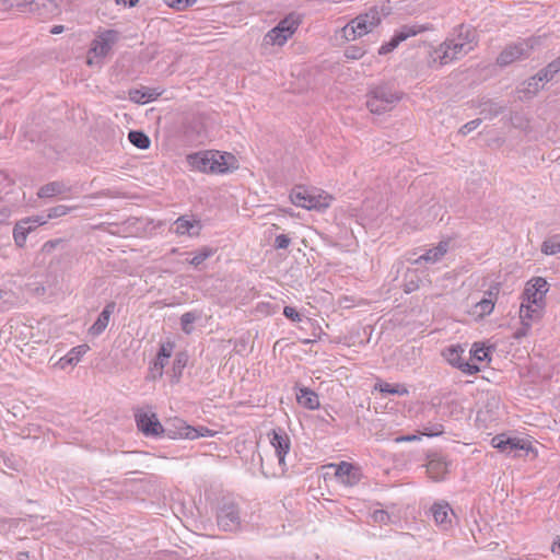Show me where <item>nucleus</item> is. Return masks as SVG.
<instances>
[{"instance_id": "f257e3e1", "label": "nucleus", "mask_w": 560, "mask_h": 560, "mask_svg": "<svg viewBox=\"0 0 560 560\" xmlns=\"http://www.w3.org/2000/svg\"><path fill=\"white\" fill-rule=\"evenodd\" d=\"M476 45V31L469 26L460 25L450 38L431 52V62L440 66L447 65L466 56Z\"/></svg>"}, {"instance_id": "f03ea898", "label": "nucleus", "mask_w": 560, "mask_h": 560, "mask_svg": "<svg viewBox=\"0 0 560 560\" xmlns=\"http://www.w3.org/2000/svg\"><path fill=\"white\" fill-rule=\"evenodd\" d=\"M215 518L218 528L223 532H236L245 522L240 502L232 494L222 495L217 500Z\"/></svg>"}, {"instance_id": "7ed1b4c3", "label": "nucleus", "mask_w": 560, "mask_h": 560, "mask_svg": "<svg viewBox=\"0 0 560 560\" xmlns=\"http://www.w3.org/2000/svg\"><path fill=\"white\" fill-rule=\"evenodd\" d=\"M270 445L275 450V454L278 458V467L272 471L266 470L262 462V457L259 453L256 454L255 448L253 450V460H255V456H257L258 464L260 465L261 474L266 478L271 477H281L285 474L288 466L285 463V456L289 454L291 448V440L289 435L281 429L272 430L269 434Z\"/></svg>"}, {"instance_id": "20e7f679", "label": "nucleus", "mask_w": 560, "mask_h": 560, "mask_svg": "<svg viewBox=\"0 0 560 560\" xmlns=\"http://www.w3.org/2000/svg\"><path fill=\"white\" fill-rule=\"evenodd\" d=\"M381 14L376 8H371L366 12L359 14L352 19L341 30L342 37L346 40H355L371 33L375 27L381 24Z\"/></svg>"}, {"instance_id": "39448f33", "label": "nucleus", "mask_w": 560, "mask_h": 560, "mask_svg": "<svg viewBox=\"0 0 560 560\" xmlns=\"http://www.w3.org/2000/svg\"><path fill=\"white\" fill-rule=\"evenodd\" d=\"M300 24L299 14H288L264 36L262 44L265 46H283L293 36Z\"/></svg>"}, {"instance_id": "423d86ee", "label": "nucleus", "mask_w": 560, "mask_h": 560, "mask_svg": "<svg viewBox=\"0 0 560 560\" xmlns=\"http://www.w3.org/2000/svg\"><path fill=\"white\" fill-rule=\"evenodd\" d=\"M290 199L296 207L308 210H322L330 206L332 197L316 189L296 187L290 194Z\"/></svg>"}, {"instance_id": "0eeeda50", "label": "nucleus", "mask_w": 560, "mask_h": 560, "mask_svg": "<svg viewBox=\"0 0 560 560\" xmlns=\"http://www.w3.org/2000/svg\"><path fill=\"white\" fill-rule=\"evenodd\" d=\"M536 38L520 39L508 45L498 56L497 63L500 67H506L514 61L527 58L537 44Z\"/></svg>"}, {"instance_id": "6e6552de", "label": "nucleus", "mask_w": 560, "mask_h": 560, "mask_svg": "<svg viewBox=\"0 0 560 560\" xmlns=\"http://www.w3.org/2000/svg\"><path fill=\"white\" fill-rule=\"evenodd\" d=\"M399 100L397 92L387 86H378L371 92L366 106L371 113L382 114L392 109Z\"/></svg>"}, {"instance_id": "1a4fd4ad", "label": "nucleus", "mask_w": 560, "mask_h": 560, "mask_svg": "<svg viewBox=\"0 0 560 560\" xmlns=\"http://www.w3.org/2000/svg\"><path fill=\"white\" fill-rule=\"evenodd\" d=\"M491 445L501 453L512 457H518L522 455V452L527 453L532 448V445L527 440L521 438H509L505 434L493 436L491 439Z\"/></svg>"}, {"instance_id": "9d476101", "label": "nucleus", "mask_w": 560, "mask_h": 560, "mask_svg": "<svg viewBox=\"0 0 560 560\" xmlns=\"http://www.w3.org/2000/svg\"><path fill=\"white\" fill-rule=\"evenodd\" d=\"M465 352V348L460 345H451L442 351L443 358L451 365L457 368L463 373L474 375L480 371V368L468 361L463 360L462 355Z\"/></svg>"}, {"instance_id": "9b49d317", "label": "nucleus", "mask_w": 560, "mask_h": 560, "mask_svg": "<svg viewBox=\"0 0 560 560\" xmlns=\"http://www.w3.org/2000/svg\"><path fill=\"white\" fill-rule=\"evenodd\" d=\"M137 428L144 435L158 436L163 433V425L156 415L149 409L139 408L135 412Z\"/></svg>"}, {"instance_id": "f8f14e48", "label": "nucleus", "mask_w": 560, "mask_h": 560, "mask_svg": "<svg viewBox=\"0 0 560 560\" xmlns=\"http://www.w3.org/2000/svg\"><path fill=\"white\" fill-rule=\"evenodd\" d=\"M549 290L548 282L541 277L529 280L522 294V301L545 306V298Z\"/></svg>"}, {"instance_id": "ddd939ff", "label": "nucleus", "mask_w": 560, "mask_h": 560, "mask_svg": "<svg viewBox=\"0 0 560 560\" xmlns=\"http://www.w3.org/2000/svg\"><path fill=\"white\" fill-rule=\"evenodd\" d=\"M329 467L335 468V478L345 487H353L358 485L362 478V472L359 466L348 462L339 464H331Z\"/></svg>"}, {"instance_id": "4468645a", "label": "nucleus", "mask_w": 560, "mask_h": 560, "mask_svg": "<svg viewBox=\"0 0 560 560\" xmlns=\"http://www.w3.org/2000/svg\"><path fill=\"white\" fill-rule=\"evenodd\" d=\"M423 31H425V27L421 26V25H417V24H413V25H402L400 28H398L395 34L393 35V37L390 38L389 42L383 44L380 49H378V54L380 55H387L389 54L390 51H393L396 47H398V45L400 43H402L404 40L412 37V36H416L420 33H422Z\"/></svg>"}, {"instance_id": "2eb2a0df", "label": "nucleus", "mask_w": 560, "mask_h": 560, "mask_svg": "<svg viewBox=\"0 0 560 560\" xmlns=\"http://www.w3.org/2000/svg\"><path fill=\"white\" fill-rule=\"evenodd\" d=\"M240 167L237 158L225 151L212 150V174H229Z\"/></svg>"}, {"instance_id": "dca6fc26", "label": "nucleus", "mask_w": 560, "mask_h": 560, "mask_svg": "<svg viewBox=\"0 0 560 560\" xmlns=\"http://www.w3.org/2000/svg\"><path fill=\"white\" fill-rule=\"evenodd\" d=\"M117 40V32L108 30L100 33L96 38L92 42L90 54L94 57L104 58L106 57L115 42Z\"/></svg>"}, {"instance_id": "f3484780", "label": "nucleus", "mask_w": 560, "mask_h": 560, "mask_svg": "<svg viewBox=\"0 0 560 560\" xmlns=\"http://www.w3.org/2000/svg\"><path fill=\"white\" fill-rule=\"evenodd\" d=\"M544 307L545 306L522 301L520 307V318L523 328L516 332V337L526 335V331L530 328L532 323L540 318Z\"/></svg>"}, {"instance_id": "a211bd4d", "label": "nucleus", "mask_w": 560, "mask_h": 560, "mask_svg": "<svg viewBox=\"0 0 560 560\" xmlns=\"http://www.w3.org/2000/svg\"><path fill=\"white\" fill-rule=\"evenodd\" d=\"M175 350V342L171 339L163 341L160 346L155 361L151 368V373L154 377L162 376L164 366L168 363Z\"/></svg>"}, {"instance_id": "6ab92c4d", "label": "nucleus", "mask_w": 560, "mask_h": 560, "mask_svg": "<svg viewBox=\"0 0 560 560\" xmlns=\"http://www.w3.org/2000/svg\"><path fill=\"white\" fill-rule=\"evenodd\" d=\"M432 516L438 526L446 530L452 527L455 514L448 503L436 502L431 506Z\"/></svg>"}, {"instance_id": "aec40b11", "label": "nucleus", "mask_w": 560, "mask_h": 560, "mask_svg": "<svg viewBox=\"0 0 560 560\" xmlns=\"http://www.w3.org/2000/svg\"><path fill=\"white\" fill-rule=\"evenodd\" d=\"M448 250V242H440L435 247L428 249L424 254L418 256L412 260L415 265L421 264H435L442 259V257Z\"/></svg>"}, {"instance_id": "412c9836", "label": "nucleus", "mask_w": 560, "mask_h": 560, "mask_svg": "<svg viewBox=\"0 0 560 560\" xmlns=\"http://www.w3.org/2000/svg\"><path fill=\"white\" fill-rule=\"evenodd\" d=\"M447 463L442 456H429V460L427 464V472L432 480H442L447 474Z\"/></svg>"}, {"instance_id": "4be33fe9", "label": "nucleus", "mask_w": 560, "mask_h": 560, "mask_svg": "<svg viewBox=\"0 0 560 560\" xmlns=\"http://www.w3.org/2000/svg\"><path fill=\"white\" fill-rule=\"evenodd\" d=\"M32 222L36 223L37 225L45 223L44 220L32 221L31 219H26L16 223L13 231V237L18 246L22 247L25 244L27 234L35 228V225L31 224Z\"/></svg>"}, {"instance_id": "5701e85b", "label": "nucleus", "mask_w": 560, "mask_h": 560, "mask_svg": "<svg viewBox=\"0 0 560 560\" xmlns=\"http://www.w3.org/2000/svg\"><path fill=\"white\" fill-rule=\"evenodd\" d=\"M89 350L90 347L86 343L72 348L63 358L60 359V366L65 369L67 365H75Z\"/></svg>"}, {"instance_id": "b1692460", "label": "nucleus", "mask_w": 560, "mask_h": 560, "mask_svg": "<svg viewBox=\"0 0 560 560\" xmlns=\"http://www.w3.org/2000/svg\"><path fill=\"white\" fill-rule=\"evenodd\" d=\"M114 304H108L100 314L95 323L90 327L89 332L93 336L101 335L109 324V318L113 313Z\"/></svg>"}, {"instance_id": "393cba45", "label": "nucleus", "mask_w": 560, "mask_h": 560, "mask_svg": "<svg viewBox=\"0 0 560 560\" xmlns=\"http://www.w3.org/2000/svg\"><path fill=\"white\" fill-rule=\"evenodd\" d=\"M160 92L150 89H135L130 90L128 95L129 98L137 104H147L156 100L160 96Z\"/></svg>"}, {"instance_id": "a878e982", "label": "nucleus", "mask_w": 560, "mask_h": 560, "mask_svg": "<svg viewBox=\"0 0 560 560\" xmlns=\"http://www.w3.org/2000/svg\"><path fill=\"white\" fill-rule=\"evenodd\" d=\"M200 231L199 221L178 218L175 222V232L179 235H197Z\"/></svg>"}, {"instance_id": "bb28decb", "label": "nucleus", "mask_w": 560, "mask_h": 560, "mask_svg": "<svg viewBox=\"0 0 560 560\" xmlns=\"http://www.w3.org/2000/svg\"><path fill=\"white\" fill-rule=\"evenodd\" d=\"M298 402L311 410H314L319 407V398L316 393L308 388L300 389L298 396Z\"/></svg>"}, {"instance_id": "cd10ccee", "label": "nucleus", "mask_w": 560, "mask_h": 560, "mask_svg": "<svg viewBox=\"0 0 560 560\" xmlns=\"http://www.w3.org/2000/svg\"><path fill=\"white\" fill-rule=\"evenodd\" d=\"M493 308H494V301L491 298H487V299L485 298V299L480 300L479 302H477L471 307L470 314L476 319H481L485 316L491 314Z\"/></svg>"}, {"instance_id": "c85d7f7f", "label": "nucleus", "mask_w": 560, "mask_h": 560, "mask_svg": "<svg viewBox=\"0 0 560 560\" xmlns=\"http://www.w3.org/2000/svg\"><path fill=\"white\" fill-rule=\"evenodd\" d=\"M187 161L192 170L206 172L210 163L209 154L207 151L198 152L187 156Z\"/></svg>"}, {"instance_id": "c756f323", "label": "nucleus", "mask_w": 560, "mask_h": 560, "mask_svg": "<svg viewBox=\"0 0 560 560\" xmlns=\"http://www.w3.org/2000/svg\"><path fill=\"white\" fill-rule=\"evenodd\" d=\"M544 80L539 77L537 73L536 75L529 78L525 82L522 83V86L520 89V93H523L528 96H533L539 92V90L544 85Z\"/></svg>"}, {"instance_id": "7c9ffc66", "label": "nucleus", "mask_w": 560, "mask_h": 560, "mask_svg": "<svg viewBox=\"0 0 560 560\" xmlns=\"http://www.w3.org/2000/svg\"><path fill=\"white\" fill-rule=\"evenodd\" d=\"M376 390L388 395L405 396L408 395V388L402 384H389L386 382H377L374 386Z\"/></svg>"}, {"instance_id": "2f4dec72", "label": "nucleus", "mask_w": 560, "mask_h": 560, "mask_svg": "<svg viewBox=\"0 0 560 560\" xmlns=\"http://www.w3.org/2000/svg\"><path fill=\"white\" fill-rule=\"evenodd\" d=\"M66 191L67 189L63 184L54 182L43 186L38 191V196L40 198H50L59 196Z\"/></svg>"}, {"instance_id": "473e14b6", "label": "nucleus", "mask_w": 560, "mask_h": 560, "mask_svg": "<svg viewBox=\"0 0 560 560\" xmlns=\"http://www.w3.org/2000/svg\"><path fill=\"white\" fill-rule=\"evenodd\" d=\"M174 424L178 430L177 432H175V435L179 438L196 439L199 435H203V433H199L195 428L187 425L182 420L175 419Z\"/></svg>"}, {"instance_id": "72a5a7b5", "label": "nucleus", "mask_w": 560, "mask_h": 560, "mask_svg": "<svg viewBox=\"0 0 560 560\" xmlns=\"http://www.w3.org/2000/svg\"><path fill=\"white\" fill-rule=\"evenodd\" d=\"M490 352H491L490 347H485L483 345L478 343V342H475L470 349L471 359L477 362L489 361Z\"/></svg>"}, {"instance_id": "f704fd0d", "label": "nucleus", "mask_w": 560, "mask_h": 560, "mask_svg": "<svg viewBox=\"0 0 560 560\" xmlns=\"http://www.w3.org/2000/svg\"><path fill=\"white\" fill-rule=\"evenodd\" d=\"M128 139L135 147L141 150L148 149L151 143L149 137L142 131H130Z\"/></svg>"}, {"instance_id": "c9c22d12", "label": "nucleus", "mask_w": 560, "mask_h": 560, "mask_svg": "<svg viewBox=\"0 0 560 560\" xmlns=\"http://www.w3.org/2000/svg\"><path fill=\"white\" fill-rule=\"evenodd\" d=\"M560 71V56L538 72L544 82H549Z\"/></svg>"}, {"instance_id": "e433bc0d", "label": "nucleus", "mask_w": 560, "mask_h": 560, "mask_svg": "<svg viewBox=\"0 0 560 560\" xmlns=\"http://www.w3.org/2000/svg\"><path fill=\"white\" fill-rule=\"evenodd\" d=\"M541 252L546 255H556L560 253V235L547 238L541 245Z\"/></svg>"}, {"instance_id": "4c0bfd02", "label": "nucleus", "mask_w": 560, "mask_h": 560, "mask_svg": "<svg viewBox=\"0 0 560 560\" xmlns=\"http://www.w3.org/2000/svg\"><path fill=\"white\" fill-rule=\"evenodd\" d=\"M200 318V315L196 312H188L183 314L180 317L182 329L186 334H190L192 331V325Z\"/></svg>"}, {"instance_id": "58836bf2", "label": "nucleus", "mask_w": 560, "mask_h": 560, "mask_svg": "<svg viewBox=\"0 0 560 560\" xmlns=\"http://www.w3.org/2000/svg\"><path fill=\"white\" fill-rule=\"evenodd\" d=\"M167 7L175 10H185L189 5L194 4L196 0H162Z\"/></svg>"}, {"instance_id": "ea45409f", "label": "nucleus", "mask_w": 560, "mask_h": 560, "mask_svg": "<svg viewBox=\"0 0 560 560\" xmlns=\"http://www.w3.org/2000/svg\"><path fill=\"white\" fill-rule=\"evenodd\" d=\"M365 55V50L360 46H349L345 50V57L347 59L357 60Z\"/></svg>"}, {"instance_id": "a19ab883", "label": "nucleus", "mask_w": 560, "mask_h": 560, "mask_svg": "<svg viewBox=\"0 0 560 560\" xmlns=\"http://www.w3.org/2000/svg\"><path fill=\"white\" fill-rule=\"evenodd\" d=\"M481 124V119L477 118V119H474V120H470L468 121L467 124H465L460 129H459V133L463 135V136H467L468 133H470L471 131H474L475 129H477L479 127V125Z\"/></svg>"}, {"instance_id": "79ce46f5", "label": "nucleus", "mask_w": 560, "mask_h": 560, "mask_svg": "<svg viewBox=\"0 0 560 560\" xmlns=\"http://www.w3.org/2000/svg\"><path fill=\"white\" fill-rule=\"evenodd\" d=\"M291 240L285 234H280L275 240V247L277 249H285L289 247Z\"/></svg>"}, {"instance_id": "37998d69", "label": "nucleus", "mask_w": 560, "mask_h": 560, "mask_svg": "<svg viewBox=\"0 0 560 560\" xmlns=\"http://www.w3.org/2000/svg\"><path fill=\"white\" fill-rule=\"evenodd\" d=\"M443 433V428L441 424H434L431 428H424L420 435L424 436H436Z\"/></svg>"}, {"instance_id": "c03bdc74", "label": "nucleus", "mask_w": 560, "mask_h": 560, "mask_svg": "<svg viewBox=\"0 0 560 560\" xmlns=\"http://www.w3.org/2000/svg\"><path fill=\"white\" fill-rule=\"evenodd\" d=\"M70 211V208L63 205L52 208L48 214L49 218H58L66 215Z\"/></svg>"}, {"instance_id": "a18cd8bd", "label": "nucleus", "mask_w": 560, "mask_h": 560, "mask_svg": "<svg viewBox=\"0 0 560 560\" xmlns=\"http://www.w3.org/2000/svg\"><path fill=\"white\" fill-rule=\"evenodd\" d=\"M283 315L287 318L291 319L292 322L301 320V315L299 314V312L294 307H291V306H285L283 308Z\"/></svg>"}, {"instance_id": "49530a36", "label": "nucleus", "mask_w": 560, "mask_h": 560, "mask_svg": "<svg viewBox=\"0 0 560 560\" xmlns=\"http://www.w3.org/2000/svg\"><path fill=\"white\" fill-rule=\"evenodd\" d=\"M372 518L377 523H386L389 520V515L383 510H376L372 513Z\"/></svg>"}, {"instance_id": "de8ad7c7", "label": "nucleus", "mask_w": 560, "mask_h": 560, "mask_svg": "<svg viewBox=\"0 0 560 560\" xmlns=\"http://www.w3.org/2000/svg\"><path fill=\"white\" fill-rule=\"evenodd\" d=\"M421 439L420 434H408V435H400L395 439L396 443H402V442H415L419 441Z\"/></svg>"}, {"instance_id": "09e8293b", "label": "nucleus", "mask_w": 560, "mask_h": 560, "mask_svg": "<svg viewBox=\"0 0 560 560\" xmlns=\"http://www.w3.org/2000/svg\"><path fill=\"white\" fill-rule=\"evenodd\" d=\"M207 257H208L207 253L198 254L189 260V264H191L194 266H198V265L202 264L207 259Z\"/></svg>"}, {"instance_id": "8fccbe9b", "label": "nucleus", "mask_w": 560, "mask_h": 560, "mask_svg": "<svg viewBox=\"0 0 560 560\" xmlns=\"http://www.w3.org/2000/svg\"><path fill=\"white\" fill-rule=\"evenodd\" d=\"M139 2V0H116V3L117 4H128L130 7H135L137 3Z\"/></svg>"}, {"instance_id": "3c124183", "label": "nucleus", "mask_w": 560, "mask_h": 560, "mask_svg": "<svg viewBox=\"0 0 560 560\" xmlns=\"http://www.w3.org/2000/svg\"><path fill=\"white\" fill-rule=\"evenodd\" d=\"M552 551L560 555V538L553 542L552 545Z\"/></svg>"}, {"instance_id": "603ef678", "label": "nucleus", "mask_w": 560, "mask_h": 560, "mask_svg": "<svg viewBox=\"0 0 560 560\" xmlns=\"http://www.w3.org/2000/svg\"><path fill=\"white\" fill-rule=\"evenodd\" d=\"M63 30V26L61 25H58V26H55L52 30H51V33L54 34H58V33H61Z\"/></svg>"}, {"instance_id": "864d4df0", "label": "nucleus", "mask_w": 560, "mask_h": 560, "mask_svg": "<svg viewBox=\"0 0 560 560\" xmlns=\"http://www.w3.org/2000/svg\"><path fill=\"white\" fill-rule=\"evenodd\" d=\"M502 110V107H495L493 112H491V116L498 115Z\"/></svg>"}, {"instance_id": "5fc2aeb1", "label": "nucleus", "mask_w": 560, "mask_h": 560, "mask_svg": "<svg viewBox=\"0 0 560 560\" xmlns=\"http://www.w3.org/2000/svg\"><path fill=\"white\" fill-rule=\"evenodd\" d=\"M92 62H93V61H92V58H89V59H88V63H89V65H92Z\"/></svg>"}]
</instances>
